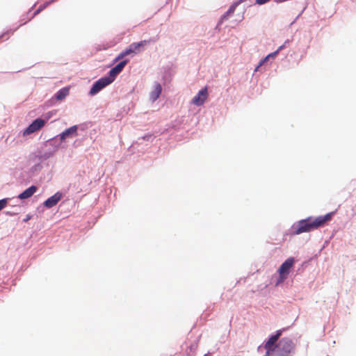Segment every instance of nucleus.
<instances>
[{"mask_svg": "<svg viewBox=\"0 0 356 356\" xmlns=\"http://www.w3.org/2000/svg\"><path fill=\"white\" fill-rule=\"evenodd\" d=\"M278 340V338H277L273 334H271L268 341L266 342L264 348L266 349V353L264 356H268V355L270 354V352L276 348V345L277 344V341Z\"/></svg>", "mask_w": 356, "mask_h": 356, "instance_id": "9d476101", "label": "nucleus"}, {"mask_svg": "<svg viewBox=\"0 0 356 356\" xmlns=\"http://www.w3.org/2000/svg\"><path fill=\"white\" fill-rule=\"evenodd\" d=\"M162 92V86L161 83L155 81L153 85V90L149 93V100L154 102L157 100Z\"/></svg>", "mask_w": 356, "mask_h": 356, "instance_id": "9b49d317", "label": "nucleus"}, {"mask_svg": "<svg viewBox=\"0 0 356 356\" xmlns=\"http://www.w3.org/2000/svg\"><path fill=\"white\" fill-rule=\"evenodd\" d=\"M111 83H113L112 80L110 79L107 75L101 77L92 83L89 91V95L91 96L97 95Z\"/></svg>", "mask_w": 356, "mask_h": 356, "instance_id": "7ed1b4c3", "label": "nucleus"}, {"mask_svg": "<svg viewBox=\"0 0 356 356\" xmlns=\"http://www.w3.org/2000/svg\"><path fill=\"white\" fill-rule=\"evenodd\" d=\"M287 276L288 275L279 274V278L277 280L276 285H278L280 283L284 282V280L286 279Z\"/></svg>", "mask_w": 356, "mask_h": 356, "instance_id": "cd10ccee", "label": "nucleus"}, {"mask_svg": "<svg viewBox=\"0 0 356 356\" xmlns=\"http://www.w3.org/2000/svg\"><path fill=\"white\" fill-rule=\"evenodd\" d=\"M10 200V198H3L0 200V211L7 206Z\"/></svg>", "mask_w": 356, "mask_h": 356, "instance_id": "a878e982", "label": "nucleus"}, {"mask_svg": "<svg viewBox=\"0 0 356 356\" xmlns=\"http://www.w3.org/2000/svg\"><path fill=\"white\" fill-rule=\"evenodd\" d=\"M277 55V51H273L272 53H270L269 54H268L265 58H264L263 59H261L258 65L257 66V67L255 68L254 71H257L258 70V69L262 65L264 64V63H266L268 60H269L270 58H275L276 56Z\"/></svg>", "mask_w": 356, "mask_h": 356, "instance_id": "6ab92c4d", "label": "nucleus"}, {"mask_svg": "<svg viewBox=\"0 0 356 356\" xmlns=\"http://www.w3.org/2000/svg\"><path fill=\"white\" fill-rule=\"evenodd\" d=\"M208 95L207 87L202 88L197 94L193 98L192 102L197 106L203 105Z\"/></svg>", "mask_w": 356, "mask_h": 356, "instance_id": "6e6552de", "label": "nucleus"}, {"mask_svg": "<svg viewBox=\"0 0 356 356\" xmlns=\"http://www.w3.org/2000/svg\"><path fill=\"white\" fill-rule=\"evenodd\" d=\"M12 211H5V214L9 216H15L19 213L20 207L19 206H13Z\"/></svg>", "mask_w": 356, "mask_h": 356, "instance_id": "5701e85b", "label": "nucleus"}, {"mask_svg": "<svg viewBox=\"0 0 356 356\" xmlns=\"http://www.w3.org/2000/svg\"><path fill=\"white\" fill-rule=\"evenodd\" d=\"M291 40L289 39H287L284 41V44H282L281 46H280L275 51H277V54H279V52L280 51H282V49H284L290 42H291Z\"/></svg>", "mask_w": 356, "mask_h": 356, "instance_id": "bb28decb", "label": "nucleus"}, {"mask_svg": "<svg viewBox=\"0 0 356 356\" xmlns=\"http://www.w3.org/2000/svg\"><path fill=\"white\" fill-rule=\"evenodd\" d=\"M58 135L49 139L46 142V145L51 147L53 149L51 150H54V152L60 147L62 140H60V138Z\"/></svg>", "mask_w": 356, "mask_h": 356, "instance_id": "2eb2a0df", "label": "nucleus"}, {"mask_svg": "<svg viewBox=\"0 0 356 356\" xmlns=\"http://www.w3.org/2000/svg\"><path fill=\"white\" fill-rule=\"evenodd\" d=\"M38 190V187L32 185L19 193L17 198L20 200H25L31 197Z\"/></svg>", "mask_w": 356, "mask_h": 356, "instance_id": "f8f14e48", "label": "nucleus"}, {"mask_svg": "<svg viewBox=\"0 0 356 356\" xmlns=\"http://www.w3.org/2000/svg\"><path fill=\"white\" fill-rule=\"evenodd\" d=\"M149 43L148 40H141L138 42H133L129 47L131 49L133 54H136L140 51V49L144 47Z\"/></svg>", "mask_w": 356, "mask_h": 356, "instance_id": "ddd939ff", "label": "nucleus"}, {"mask_svg": "<svg viewBox=\"0 0 356 356\" xmlns=\"http://www.w3.org/2000/svg\"><path fill=\"white\" fill-rule=\"evenodd\" d=\"M81 128L83 129L82 125H73L65 130H64L60 134H58L60 138V140L64 141L67 138H73L78 135V129Z\"/></svg>", "mask_w": 356, "mask_h": 356, "instance_id": "423d86ee", "label": "nucleus"}, {"mask_svg": "<svg viewBox=\"0 0 356 356\" xmlns=\"http://www.w3.org/2000/svg\"><path fill=\"white\" fill-rule=\"evenodd\" d=\"M47 120H44L40 118H38L33 120V122L24 129L23 134L24 136L29 135L38 130L40 129L44 126Z\"/></svg>", "mask_w": 356, "mask_h": 356, "instance_id": "20e7f679", "label": "nucleus"}, {"mask_svg": "<svg viewBox=\"0 0 356 356\" xmlns=\"http://www.w3.org/2000/svg\"><path fill=\"white\" fill-rule=\"evenodd\" d=\"M130 54H133L131 49L129 48V47H128L127 48H126L124 50H123L122 51H121L116 57L114 59V62H117L120 60H122L123 58H124L125 56H129Z\"/></svg>", "mask_w": 356, "mask_h": 356, "instance_id": "aec40b11", "label": "nucleus"}, {"mask_svg": "<svg viewBox=\"0 0 356 356\" xmlns=\"http://www.w3.org/2000/svg\"><path fill=\"white\" fill-rule=\"evenodd\" d=\"M318 228L315 218L309 216L293 223L291 227L290 232L292 234L299 235L305 232H309Z\"/></svg>", "mask_w": 356, "mask_h": 356, "instance_id": "f257e3e1", "label": "nucleus"}, {"mask_svg": "<svg viewBox=\"0 0 356 356\" xmlns=\"http://www.w3.org/2000/svg\"><path fill=\"white\" fill-rule=\"evenodd\" d=\"M70 92V88L69 87H63L58 90L55 94L54 97L56 100H63L65 99L69 94Z\"/></svg>", "mask_w": 356, "mask_h": 356, "instance_id": "f3484780", "label": "nucleus"}, {"mask_svg": "<svg viewBox=\"0 0 356 356\" xmlns=\"http://www.w3.org/2000/svg\"><path fill=\"white\" fill-rule=\"evenodd\" d=\"M129 61V59L122 60L108 71L107 76L113 82L115 81L117 76L123 70Z\"/></svg>", "mask_w": 356, "mask_h": 356, "instance_id": "39448f33", "label": "nucleus"}, {"mask_svg": "<svg viewBox=\"0 0 356 356\" xmlns=\"http://www.w3.org/2000/svg\"><path fill=\"white\" fill-rule=\"evenodd\" d=\"M63 194L62 192L58 191L51 197H48L44 202L43 206L47 209H51L56 206L62 199Z\"/></svg>", "mask_w": 356, "mask_h": 356, "instance_id": "0eeeda50", "label": "nucleus"}, {"mask_svg": "<svg viewBox=\"0 0 356 356\" xmlns=\"http://www.w3.org/2000/svg\"><path fill=\"white\" fill-rule=\"evenodd\" d=\"M294 263L295 259L293 257H289L286 259L279 267L277 270L279 274L289 275Z\"/></svg>", "mask_w": 356, "mask_h": 356, "instance_id": "1a4fd4ad", "label": "nucleus"}, {"mask_svg": "<svg viewBox=\"0 0 356 356\" xmlns=\"http://www.w3.org/2000/svg\"><path fill=\"white\" fill-rule=\"evenodd\" d=\"M208 355H209V353H207V354H204V356H207Z\"/></svg>", "mask_w": 356, "mask_h": 356, "instance_id": "2f4dec72", "label": "nucleus"}, {"mask_svg": "<svg viewBox=\"0 0 356 356\" xmlns=\"http://www.w3.org/2000/svg\"><path fill=\"white\" fill-rule=\"evenodd\" d=\"M288 327L282 328L281 330H277L275 333H273L277 338H280L282 334V332L286 330Z\"/></svg>", "mask_w": 356, "mask_h": 356, "instance_id": "c85d7f7f", "label": "nucleus"}, {"mask_svg": "<svg viewBox=\"0 0 356 356\" xmlns=\"http://www.w3.org/2000/svg\"><path fill=\"white\" fill-rule=\"evenodd\" d=\"M154 136L153 134H145L142 137L138 138L137 140L136 141V143L140 144L142 140L148 141V142H152L154 139Z\"/></svg>", "mask_w": 356, "mask_h": 356, "instance_id": "412c9836", "label": "nucleus"}, {"mask_svg": "<svg viewBox=\"0 0 356 356\" xmlns=\"http://www.w3.org/2000/svg\"><path fill=\"white\" fill-rule=\"evenodd\" d=\"M270 0H255V3L258 5H264L268 2Z\"/></svg>", "mask_w": 356, "mask_h": 356, "instance_id": "c756f323", "label": "nucleus"}, {"mask_svg": "<svg viewBox=\"0 0 356 356\" xmlns=\"http://www.w3.org/2000/svg\"><path fill=\"white\" fill-rule=\"evenodd\" d=\"M42 169V165L41 164V163L40 161H38V163H36L35 164H34L31 168V172L34 173L35 172H39Z\"/></svg>", "mask_w": 356, "mask_h": 356, "instance_id": "393cba45", "label": "nucleus"}, {"mask_svg": "<svg viewBox=\"0 0 356 356\" xmlns=\"http://www.w3.org/2000/svg\"><path fill=\"white\" fill-rule=\"evenodd\" d=\"M54 1L55 0H50L49 2H46L44 4L40 6L39 8L33 13L32 18L38 15L43 9Z\"/></svg>", "mask_w": 356, "mask_h": 356, "instance_id": "b1692460", "label": "nucleus"}, {"mask_svg": "<svg viewBox=\"0 0 356 356\" xmlns=\"http://www.w3.org/2000/svg\"><path fill=\"white\" fill-rule=\"evenodd\" d=\"M294 349L293 341L288 337H284L279 341L276 348L268 356H290L291 353L294 352Z\"/></svg>", "mask_w": 356, "mask_h": 356, "instance_id": "f03ea898", "label": "nucleus"}, {"mask_svg": "<svg viewBox=\"0 0 356 356\" xmlns=\"http://www.w3.org/2000/svg\"><path fill=\"white\" fill-rule=\"evenodd\" d=\"M54 154V150H48L44 152H40L39 154L35 156V159H38L40 163L47 160L48 159L53 156Z\"/></svg>", "mask_w": 356, "mask_h": 356, "instance_id": "dca6fc26", "label": "nucleus"}, {"mask_svg": "<svg viewBox=\"0 0 356 356\" xmlns=\"http://www.w3.org/2000/svg\"><path fill=\"white\" fill-rule=\"evenodd\" d=\"M31 215H27L26 216V218L24 219V222H28L29 220H31Z\"/></svg>", "mask_w": 356, "mask_h": 356, "instance_id": "7c9ffc66", "label": "nucleus"}, {"mask_svg": "<svg viewBox=\"0 0 356 356\" xmlns=\"http://www.w3.org/2000/svg\"><path fill=\"white\" fill-rule=\"evenodd\" d=\"M26 23V22H23V23L20 24L19 26H16V27H15V28H10V29H9L6 30V31H4V32H3V33L0 35V39H1V38H4L6 35H7L13 34V33H14V32H15V31H17V29H18L19 27H20L21 26H22V25H24V24H25Z\"/></svg>", "mask_w": 356, "mask_h": 356, "instance_id": "4be33fe9", "label": "nucleus"}, {"mask_svg": "<svg viewBox=\"0 0 356 356\" xmlns=\"http://www.w3.org/2000/svg\"><path fill=\"white\" fill-rule=\"evenodd\" d=\"M241 2V0H240L239 1H237V2H235L233 4H232L229 6V8H228V10L222 15V16L221 17V19H223L225 18H227V16H229V15L234 13V12L235 11L236 7L240 4Z\"/></svg>", "mask_w": 356, "mask_h": 356, "instance_id": "a211bd4d", "label": "nucleus"}, {"mask_svg": "<svg viewBox=\"0 0 356 356\" xmlns=\"http://www.w3.org/2000/svg\"><path fill=\"white\" fill-rule=\"evenodd\" d=\"M334 212H330L324 216H319L315 218L318 227L323 226L327 221L332 219Z\"/></svg>", "mask_w": 356, "mask_h": 356, "instance_id": "4468645a", "label": "nucleus"}]
</instances>
